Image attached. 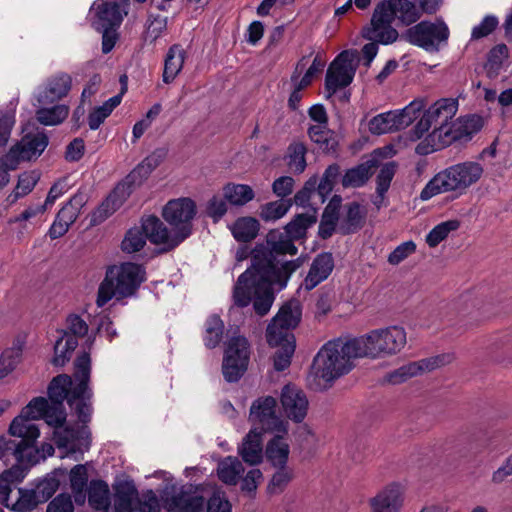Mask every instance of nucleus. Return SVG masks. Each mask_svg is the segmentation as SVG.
Returning <instances> with one entry per match:
<instances>
[{"instance_id":"3c124183","label":"nucleus","mask_w":512,"mask_h":512,"mask_svg":"<svg viewBox=\"0 0 512 512\" xmlns=\"http://www.w3.org/2000/svg\"><path fill=\"white\" fill-rule=\"evenodd\" d=\"M87 202L84 193H77L57 213L60 219L70 227L77 219L82 207Z\"/></svg>"},{"instance_id":"a18cd8bd","label":"nucleus","mask_w":512,"mask_h":512,"mask_svg":"<svg viewBox=\"0 0 512 512\" xmlns=\"http://www.w3.org/2000/svg\"><path fill=\"white\" fill-rule=\"evenodd\" d=\"M508 58V48L505 44H498L493 47L484 65L486 76L493 80L496 79L503 70L504 61Z\"/></svg>"},{"instance_id":"393cba45","label":"nucleus","mask_w":512,"mask_h":512,"mask_svg":"<svg viewBox=\"0 0 512 512\" xmlns=\"http://www.w3.org/2000/svg\"><path fill=\"white\" fill-rule=\"evenodd\" d=\"M281 404L286 416L296 423L304 420L308 411L305 393L293 385H285L281 392Z\"/></svg>"},{"instance_id":"8fccbe9b","label":"nucleus","mask_w":512,"mask_h":512,"mask_svg":"<svg viewBox=\"0 0 512 512\" xmlns=\"http://www.w3.org/2000/svg\"><path fill=\"white\" fill-rule=\"evenodd\" d=\"M327 125L328 124L311 125L308 129V135L320 149L329 152L334 150L337 143L334 138V133L328 129Z\"/></svg>"},{"instance_id":"a878e982","label":"nucleus","mask_w":512,"mask_h":512,"mask_svg":"<svg viewBox=\"0 0 512 512\" xmlns=\"http://www.w3.org/2000/svg\"><path fill=\"white\" fill-rule=\"evenodd\" d=\"M71 86V76L67 73H58L47 80L46 85L37 94V101L43 106L53 104L66 97Z\"/></svg>"},{"instance_id":"4d7b16f0","label":"nucleus","mask_w":512,"mask_h":512,"mask_svg":"<svg viewBox=\"0 0 512 512\" xmlns=\"http://www.w3.org/2000/svg\"><path fill=\"white\" fill-rule=\"evenodd\" d=\"M292 206L290 200H276L261 207L260 217L266 221H276L287 214Z\"/></svg>"},{"instance_id":"72a5a7b5","label":"nucleus","mask_w":512,"mask_h":512,"mask_svg":"<svg viewBox=\"0 0 512 512\" xmlns=\"http://www.w3.org/2000/svg\"><path fill=\"white\" fill-rule=\"evenodd\" d=\"M376 161L368 160L352 167L344 173L341 183L344 188H359L364 186L373 175Z\"/></svg>"},{"instance_id":"dca6fc26","label":"nucleus","mask_w":512,"mask_h":512,"mask_svg":"<svg viewBox=\"0 0 512 512\" xmlns=\"http://www.w3.org/2000/svg\"><path fill=\"white\" fill-rule=\"evenodd\" d=\"M301 305L298 300L286 302L278 311L266 330L268 344H275L281 337H294V329L301 319Z\"/></svg>"},{"instance_id":"052dcab7","label":"nucleus","mask_w":512,"mask_h":512,"mask_svg":"<svg viewBox=\"0 0 512 512\" xmlns=\"http://www.w3.org/2000/svg\"><path fill=\"white\" fill-rule=\"evenodd\" d=\"M324 67V62L316 56L311 64V66L308 68L304 76L300 79V73L304 68V65L302 63H298L296 66L295 71L293 72L291 76V82L297 83L300 85V87L306 88L309 86L312 82L313 77L319 73Z\"/></svg>"},{"instance_id":"774afa93","label":"nucleus","mask_w":512,"mask_h":512,"mask_svg":"<svg viewBox=\"0 0 512 512\" xmlns=\"http://www.w3.org/2000/svg\"><path fill=\"white\" fill-rule=\"evenodd\" d=\"M498 18L494 15H486L482 21L473 27L471 40H479L490 35L498 26Z\"/></svg>"},{"instance_id":"ddd939ff","label":"nucleus","mask_w":512,"mask_h":512,"mask_svg":"<svg viewBox=\"0 0 512 512\" xmlns=\"http://www.w3.org/2000/svg\"><path fill=\"white\" fill-rule=\"evenodd\" d=\"M250 359V344L241 335L231 337L225 349L222 373L229 383L237 382L247 370Z\"/></svg>"},{"instance_id":"5701e85b","label":"nucleus","mask_w":512,"mask_h":512,"mask_svg":"<svg viewBox=\"0 0 512 512\" xmlns=\"http://www.w3.org/2000/svg\"><path fill=\"white\" fill-rule=\"evenodd\" d=\"M18 440L0 437V459L14 457L18 463H36L39 450L35 447L34 440L24 435H15Z\"/></svg>"},{"instance_id":"f3484780","label":"nucleus","mask_w":512,"mask_h":512,"mask_svg":"<svg viewBox=\"0 0 512 512\" xmlns=\"http://www.w3.org/2000/svg\"><path fill=\"white\" fill-rule=\"evenodd\" d=\"M277 401L272 396H264L256 399L249 413V420L259 424L261 430L287 434V422L276 413Z\"/></svg>"},{"instance_id":"680f3d73","label":"nucleus","mask_w":512,"mask_h":512,"mask_svg":"<svg viewBox=\"0 0 512 512\" xmlns=\"http://www.w3.org/2000/svg\"><path fill=\"white\" fill-rule=\"evenodd\" d=\"M167 28V17L149 15L145 24L144 40L150 43L161 37Z\"/></svg>"},{"instance_id":"69168bd1","label":"nucleus","mask_w":512,"mask_h":512,"mask_svg":"<svg viewBox=\"0 0 512 512\" xmlns=\"http://www.w3.org/2000/svg\"><path fill=\"white\" fill-rule=\"evenodd\" d=\"M338 220L339 215L337 208L332 207L331 204L328 205L322 214V218L319 224V236L323 239L331 237L335 231Z\"/></svg>"},{"instance_id":"7c9ffc66","label":"nucleus","mask_w":512,"mask_h":512,"mask_svg":"<svg viewBox=\"0 0 512 512\" xmlns=\"http://www.w3.org/2000/svg\"><path fill=\"white\" fill-rule=\"evenodd\" d=\"M238 453L247 464L257 465L261 463L263 458L262 431L256 428L251 429L238 448Z\"/></svg>"},{"instance_id":"0e129e2a","label":"nucleus","mask_w":512,"mask_h":512,"mask_svg":"<svg viewBox=\"0 0 512 512\" xmlns=\"http://www.w3.org/2000/svg\"><path fill=\"white\" fill-rule=\"evenodd\" d=\"M38 178L33 173H23L19 176L14 191L8 196V201L13 204L19 198L29 194L35 187Z\"/></svg>"},{"instance_id":"13d9d810","label":"nucleus","mask_w":512,"mask_h":512,"mask_svg":"<svg viewBox=\"0 0 512 512\" xmlns=\"http://www.w3.org/2000/svg\"><path fill=\"white\" fill-rule=\"evenodd\" d=\"M278 470L272 475L267 485L269 495L281 494L292 480V471L287 466H276Z\"/></svg>"},{"instance_id":"473e14b6","label":"nucleus","mask_w":512,"mask_h":512,"mask_svg":"<svg viewBox=\"0 0 512 512\" xmlns=\"http://www.w3.org/2000/svg\"><path fill=\"white\" fill-rule=\"evenodd\" d=\"M69 486L74 502L82 506L87 499L88 470L84 464L75 465L69 472Z\"/></svg>"},{"instance_id":"9b49d317","label":"nucleus","mask_w":512,"mask_h":512,"mask_svg":"<svg viewBox=\"0 0 512 512\" xmlns=\"http://www.w3.org/2000/svg\"><path fill=\"white\" fill-rule=\"evenodd\" d=\"M155 154L147 157L140 165H138L126 178V183L118 185L107 198L92 212L90 223L96 226L104 222L110 217L117 209L121 207L129 192L127 191L126 184L130 185L135 182L136 178L141 175V172L147 166L146 174L157 165L154 161Z\"/></svg>"},{"instance_id":"58836bf2","label":"nucleus","mask_w":512,"mask_h":512,"mask_svg":"<svg viewBox=\"0 0 512 512\" xmlns=\"http://www.w3.org/2000/svg\"><path fill=\"white\" fill-rule=\"evenodd\" d=\"M61 336L54 345V357L52 363L55 366H64L78 346V340L67 331L60 330Z\"/></svg>"},{"instance_id":"a19ab883","label":"nucleus","mask_w":512,"mask_h":512,"mask_svg":"<svg viewBox=\"0 0 512 512\" xmlns=\"http://www.w3.org/2000/svg\"><path fill=\"white\" fill-rule=\"evenodd\" d=\"M26 476V471L19 465H14L0 475V503L10 507L9 494L13 485L21 482Z\"/></svg>"},{"instance_id":"c9c22d12","label":"nucleus","mask_w":512,"mask_h":512,"mask_svg":"<svg viewBox=\"0 0 512 512\" xmlns=\"http://www.w3.org/2000/svg\"><path fill=\"white\" fill-rule=\"evenodd\" d=\"M114 502L111 512H132V502L137 496L133 481L124 480L114 486Z\"/></svg>"},{"instance_id":"4c0bfd02","label":"nucleus","mask_w":512,"mask_h":512,"mask_svg":"<svg viewBox=\"0 0 512 512\" xmlns=\"http://www.w3.org/2000/svg\"><path fill=\"white\" fill-rule=\"evenodd\" d=\"M317 222L316 210L297 214L285 227L284 231L294 240L304 239L307 230Z\"/></svg>"},{"instance_id":"79ce46f5","label":"nucleus","mask_w":512,"mask_h":512,"mask_svg":"<svg viewBox=\"0 0 512 512\" xmlns=\"http://www.w3.org/2000/svg\"><path fill=\"white\" fill-rule=\"evenodd\" d=\"M109 487L102 480H92L87 490L89 505L95 510L110 512L109 509Z\"/></svg>"},{"instance_id":"2eb2a0df","label":"nucleus","mask_w":512,"mask_h":512,"mask_svg":"<svg viewBox=\"0 0 512 512\" xmlns=\"http://www.w3.org/2000/svg\"><path fill=\"white\" fill-rule=\"evenodd\" d=\"M130 0H96L90 8V22L95 30L119 29L128 14Z\"/></svg>"},{"instance_id":"c756f323","label":"nucleus","mask_w":512,"mask_h":512,"mask_svg":"<svg viewBox=\"0 0 512 512\" xmlns=\"http://www.w3.org/2000/svg\"><path fill=\"white\" fill-rule=\"evenodd\" d=\"M186 58V51L180 44H173L169 47L164 56V67L162 81L171 84L183 69Z\"/></svg>"},{"instance_id":"49530a36","label":"nucleus","mask_w":512,"mask_h":512,"mask_svg":"<svg viewBox=\"0 0 512 512\" xmlns=\"http://www.w3.org/2000/svg\"><path fill=\"white\" fill-rule=\"evenodd\" d=\"M401 123L396 119L394 111L380 113L368 123V129L373 135H382L401 130Z\"/></svg>"},{"instance_id":"c03bdc74","label":"nucleus","mask_w":512,"mask_h":512,"mask_svg":"<svg viewBox=\"0 0 512 512\" xmlns=\"http://www.w3.org/2000/svg\"><path fill=\"white\" fill-rule=\"evenodd\" d=\"M122 93L115 95L105 101L102 105L90 111L87 122L91 130H97L104 121L111 115L113 110L121 103Z\"/></svg>"},{"instance_id":"a211bd4d","label":"nucleus","mask_w":512,"mask_h":512,"mask_svg":"<svg viewBox=\"0 0 512 512\" xmlns=\"http://www.w3.org/2000/svg\"><path fill=\"white\" fill-rule=\"evenodd\" d=\"M79 426H63L53 431V439L56 446L64 451L61 457L75 454H83L90 447V431L87 423Z\"/></svg>"},{"instance_id":"20e7f679","label":"nucleus","mask_w":512,"mask_h":512,"mask_svg":"<svg viewBox=\"0 0 512 512\" xmlns=\"http://www.w3.org/2000/svg\"><path fill=\"white\" fill-rule=\"evenodd\" d=\"M458 110V101L452 98H442L426 109L420 120L410 131L413 141L424 139L416 146L419 155H428L435 152L431 149L434 143L443 138V131H447Z\"/></svg>"},{"instance_id":"c85d7f7f","label":"nucleus","mask_w":512,"mask_h":512,"mask_svg":"<svg viewBox=\"0 0 512 512\" xmlns=\"http://www.w3.org/2000/svg\"><path fill=\"white\" fill-rule=\"evenodd\" d=\"M402 487L392 483L370 499L372 512H398L402 503Z\"/></svg>"},{"instance_id":"bf43d9fd","label":"nucleus","mask_w":512,"mask_h":512,"mask_svg":"<svg viewBox=\"0 0 512 512\" xmlns=\"http://www.w3.org/2000/svg\"><path fill=\"white\" fill-rule=\"evenodd\" d=\"M146 236L141 227L129 229L121 243V249L126 253L140 251L146 244Z\"/></svg>"},{"instance_id":"7ed1b4c3","label":"nucleus","mask_w":512,"mask_h":512,"mask_svg":"<svg viewBox=\"0 0 512 512\" xmlns=\"http://www.w3.org/2000/svg\"><path fill=\"white\" fill-rule=\"evenodd\" d=\"M287 282L288 280L279 276L248 268L238 277L234 285V305L244 308L253 300L255 312L264 316L270 311L275 299L272 285L277 284L282 289L286 287Z\"/></svg>"},{"instance_id":"603ef678","label":"nucleus","mask_w":512,"mask_h":512,"mask_svg":"<svg viewBox=\"0 0 512 512\" xmlns=\"http://www.w3.org/2000/svg\"><path fill=\"white\" fill-rule=\"evenodd\" d=\"M307 149L303 143L294 142L287 150V165L289 169L297 174L302 173L306 168Z\"/></svg>"},{"instance_id":"6e6552de","label":"nucleus","mask_w":512,"mask_h":512,"mask_svg":"<svg viewBox=\"0 0 512 512\" xmlns=\"http://www.w3.org/2000/svg\"><path fill=\"white\" fill-rule=\"evenodd\" d=\"M484 172L479 162L464 161L451 165L433 176L420 193L424 201L448 192L463 194L470 186L477 183Z\"/></svg>"},{"instance_id":"412c9836","label":"nucleus","mask_w":512,"mask_h":512,"mask_svg":"<svg viewBox=\"0 0 512 512\" xmlns=\"http://www.w3.org/2000/svg\"><path fill=\"white\" fill-rule=\"evenodd\" d=\"M393 19L377 4L371 18L370 25L362 30V36L366 40L378 44L388 45L395 42L398 38V31L392 27Z\"/></svg>"},{"instance_id":"de8ad7c7","label":"nucleus","mask_w":512,"mask_h":512,"mask_svg":"<svg viewBox=\"0 0 512 512\" xmlns=\"http://www.w3.org/2000/svg\"><path fill=\"white\" fill-rule=\"evenodd\" d=\"M223 196L234 206H243L250 202L255 194L249 185L228 183L223 187Z\"/></svg>"},{"instance_id":"b1692460","label":"nucleus","mask_w":512,"mask_h":512,"mask_svg":"<svg viewBox=\"0 0 512 512\" xmlns=\"http://www.w3.org/2000/svg\"><path fill=\"white\" fill-rule=\"evenodd\" d=\"M451 361V356L442 354L430 358L421 359L417 362H411L394 370L387 376V381L391 384H400L409 378L419 375L424 371H432Z\"/></svg>"},{"instance_id":"09e8293b","label":"nucleus","mask_w":512,"mask_h":512,"mask_svg":"<svg viewBox=\"0 0 512 512\" xmlns=\"http://www.w3.org/2000/svg\"><path fill=\"white\" fill-rule=\"evenodd\" d=\"M69 114V107L57 104L50 108L41 107L36 111L37 121L45 126H54L62 123Z\"/></svg>"},{"instance_id":"2f4dec72","label":"nucleus","mask_w":512,"mask_h":512,"mask_svg":"<svg viewBox=\"0 0 512 512\" xmlns=\"http://www.w3.org/2000/svg\"><path fill=\"white\" fill-rule=\"evenodd\" d=\"M345 214L340 220L339 231L343 235L358 232L365 224L367 211L358 202H350L345 205Z\"/></svg>"},{"instance_id":"6ab92c4d","label":"nucleus","mask_w":512,"mask_h":512,"mask_svg":"<svg viewBox=\"0 0 512 512\" xmlns=\"http://www.w3.org/2000/svg\"><path fill=\"white\" fill-rule=\"evenodd\" d=\"M482 118L477 115H467L451 122L443 138L434 143L431 149L439 151L454 142H468L482 128Z\"/></svg>"},{"instance_id":"f704fd0d","label":"nucleus","mask_w":512,"mask_h":512,"mask_svg":"<svg viewBox=\"0 0 512 512\" xmlns=\"http://www.w3.org/2000/svg\"><path fill=\"white\" fill-rule=\"evenodd\" d=\"M243 473L244 466L237 457H224L217 464L216 474L219 480L226 485H237Z\"/></svg>"},{"instance_id":"4be33fe9","label":"nucleus","mask_w":512,"mask_h":512,"mask_svg":"<svg viewBox=\"0 0 512 512\" xmlns=\"http://www.w3.org/2000/svg\"><path fill=\"white\" fill-rule=\"evenodd\" d=\"M142 230L152 244L161 246L162 252H169L179 246V240L174 230H169L165 224L156 216H145L141 220Z\"/></svg>"},{"instance_id":"6e6d98bb","label":"nucleus","mask_w":512,"mask_h":512,"mask_svg":"<svg viewBox=\"0 0 512 512\" xmlns=\"http://www.w3.org/2000/svg\"><path fill=\"white\" fill-rule=\"evenodd\" d=\"M459 227L460 222L456 219L439 223L426 235L427 245L432 248L436 247L448 237L449 233L456 231Z\"/></svg>"},{"instance_id":"e433bc0d","label":"nucleus","mask_w":512,"mask_h":512,"mask_svg":"<svg viewBox=\"0 0 512 512\" xmlns=\"http://www.w3.org/2000/svg\"><path fill=\"white\" fill-rule=\"evenodd\" d=\"M260 229V223L253 217H240L229 225L234 239L237 242L248 243L254 240Z\"/></svg>"},{"instance_id":"e2e57ef3","label":"nucleus","mask_w":512,"mask_h":512,"mask_svg":"<svg viewBox=\"0 0 512 512\" xmlns=\"http://www.w3.org/2000/svg\"><path fill=\"white\" fill-rule=\"evenodd\" d=\"M22 356L20 347H11L0 355V379L8 376L19 364Z\"/></svg>"},{"instance_id":"39448f33","label":"nucleus","mask_w":512,"mask_h":512,"mask_svg":"<svg viewBox=\"0 0 512 512\" xmlns=\"http://www.w3.org/2000/svg\"><path fill=\"white\" fill-rule=\"evenodd\" d=\"M358 346H360L358 337L328 341L319 350L314 360L317 375L326 382H333L349 373L354 367V360L364 358Z\"/></svg>"},{"instance_id":"4468645a","label":"nucleus","mask_w":512,"mask_h":512,"mask_svg":"<svg viewBox=\"0 0 512 512\" xmlns=\"http://www.w3.org/2000/svg\"><path fill=\"white\" fill-rule=\"evenodd\" d=\"M196 211V204L190 198L170 200L163 208L164 220L171 226L181 242L192 234V222Z\"/></svg>"},{"instance_id":"aec40b11","label":"nucleus","mask_w":512,"mask_h":512,"mask_svg":"<svg viewBox=\"0 0 512 512\" xmlns=\"http://www.w3.org/2000/svg\"><path fill=\"white\" fill-rule=\"evenodd\" d=\"M48 137L45 134L25 136L20 142L10 148L3 162L6 168L14 170L20 161L38 157L47 147Z\"/></svg>"},{"instance_id":"f257e3e1","label":"nucleus","mask_w":512,"mask_h":512,"mask_svg":"<svg viewBox=\"0 0 512 512\" xmlns=\"http://www.w3.org/2000/svg\"><path fill=\"white\" fill-rule=\"evenodd\" d=\"M91 359L87 352L80 354L74 362L73 376L61 374L52 379L48 386L49 401L44 397L33 398L13 419L9 427L11 435H24L36 442L40 435L38 426L32 422L44 419L59 430L66 423L67 413L64 400L75 409L81 423L91 420L93 391L90 387Z\"/></svg>"},{"instance_id":"cd10ccee","label":"nucleus","mask_w":512,"mask_h":512,"mask_svg":"<svg viewBox=\"0 0 512 512\" xmlns=\"http://www.w3.org/2000/svg\"><path fill=\"white\" fill-rule=\"evenodd\" d=\"M378 4L390 19H398L405 25L413 24L421 17L420 9L409 0H384Z\"/></svg>"},{"instance_id":"5fc2aeb1","label":"nucleus","mask_w":512,"mask_h":512,"mask_svg":"<svg viewBox=\"0 0 512 512\" xmlns=\"http://www.w3.org/2000/svg\"><path fill=\"white\" fill-rule=\"evenodd\" d=\"M426 101L424 98H417L411 101L403 109L395 110L396 119L401 123L400 128L405 129L408 127L425 108Z\"/></svg>"},{"instance_id":"9d476101","label":"nucleus","mask_w":512,"mask_h":512,"mask_svg":"<svg viewBox=\"0 0 512 512\" xmlns=\"http://www.w3.org/2000/svg\"><path fill=\"white\" fill-rule=\"evenodd\" d=\"M450 31L442 20L421 21L409 27L402 38L411 45L422 48L428 53H437L447 45Z\"/></svg>"},{"instance_id":"ea45409f","label":"nucleus","mask_w":512,"mask_h":512,"mask_svg":"<svg viewBox=\"0 0 512 512\" xmlns=\"http://www.w3.org/2000/svg\"><path fill=\"white\" fill-rule=\"evenodd\" d=\"M285 434L277 433L266 446V457L273 466H286L289 457V445Z\"/></svg>"},{"instance_id":"37998d69","label":"nucleus","mask_w":512,"mask_h":512,"mask_svg":"<svg viewBox=\"0 0 512 512\" xmlns=\"http://www.w3.org/2000/svg\"><path fill=\"white\" fill-rule=\"evenodd\" d=\"M277 340V343L269 345L278 348L273 357L275 370L283 371L291 364V359L296 347L295 337H281Z\"/></svg>"},{"instance_id":"0eeeda50","label":"nucleus","mask_w":512,"mask_h":512,"mask_svg":"<svg viewBox=\"0 0 512 512\" xmlns=\"http://www.w3.org/2000/svg\"><path fill=\"white\" fill-rule=\"evenodd\" d=\"M145 280L146 271L142 265L124 262L108 267L98 287L96 305L102 308L113 297L120 300L134 296Z\"/></svg>"},{"instance_id":"f8f14e48","label":"nucleus","mask_w":512,"mask_h":512,"mask_svg":"<svg viewBox=\"0 0 512 512\" xmlns=\"http://www.w3.org/2000/svg\"><path fill=\"white\" fill-rule=\"evenodd\" d=\"M357 50L342 51L330 64L325 78L327 97H332L337 90L347 87L353 81L357 63Z\"/></svg>"},{"instance_id":"864d4df0","label":"nucleus","mask_w":512,"mask_h":512,"mask_svg":"<svg viewBox=\"0 0 512 512\" xmlns=\"http://www.w3.org/2000/svg\"><path fill=\"white\" fill-rule=\"evenodd\" d=\"M224 330L223 321L217 315H211L205 323V334L203 337L205 346L209 349L215 348L221 341Z\"/></svg>"},{"instance_id":"423d86ee","label":"nucleus","mask_w":512,"mask_h":512,"mask_svg":"<svg viewBox=\"0 0 512 512\" xmlns=\"http://www.w3.org/2000/svg\"><path fill=\"white\" fill-rule=\"evenodd\" d=\"M160 499L152 490L143 495L142 512H160V501L167 512H203L205 498L192 484L178 486L166 483L159 491Z\"/></svg>"},{"instance_id":"338daca9","label":"nucleus","mask_w":512,"mask_h":512,"mask_svg":"<svg viewBox=\"0 0 512 512\" xmlns=\"http://www.w3.org/2000/svg\"><path fill=\"white\" fill-rule=\"evenodd\" d=\"M42 503L39 500L34 489L31 490H19V498L13 504H10V509L19 512H30L38 504Z\"/></svg>"},{"instance_id":"f03ea898","label":"nucleus","mask_w":512,"mask_h":512,"mask_svg":"<svg viewBox=\"0 0 512 512\" xmlns=\"http://www.w3.org/2000/svg\"><path fill=\"white\" fill-rule=\"evenodd\" d=\"M294 242L284 230H270L266 235L265 242L256 244L251 251V266L249 268L289 280L290 276L302 265V260L296 258L282 261L280 257L297 254L298 248Z\"/></svg>"},{"instance_id":"1a4fd4ad","label":"nucleus","mask_w":512,"mask_h":512,"mask_svg":"<svg viewBox=\"0 0 512 512\" xmlns=\"http://www.w3.org/2000/svg\"><path fill=\"white\" fill-rule=\"evenodd\" d=\"M358 349L364 357L377 359L399 353L407 343L406 331L400 326L375 329L358 337Z\"/></svg>"},{"instance_id":"bb28decb","label":"nucleus","mask_w":512,"mask_h":512,"mask_svg":"<svg viewBox=\"0 0 512 512\" xmlns=\"http://www.w3.org/2000/svg\"><path fill=\"white\" fill-rule=\"evenodd\" d=\"M334 268V260L332 254L323 252L318 254L312 261L307 276L299 287V290L304 288L306 291L314 289L321 282L326 280Z\"/></svg>"}]
</instances>
